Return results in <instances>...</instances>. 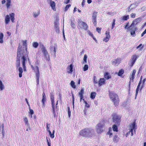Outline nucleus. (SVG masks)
<instances>
[{
	"instance_id": "nucleus-62",
	"label": "nucleus",
	"mask_w": 146,
	"mask_h": 146,
	"mask_svg": "<svg viewBox=\"0 0 146 146\" xmlns=\"http://www.w3.org/2000/svg\"><path fill=\"white\" fill-rule=\"evenodd\" d=\"M135 15H136L135 14L132 13L131 15V18H135Z\"/></svg>"
},
{
	"instance_id": "nucleus-46",
	"label": "nucleus",
	"mask_w": 146,
	"mask_h": 146,
	"mask_svg": "<svg viewBox=\"0 0 146 146\" xmlns=\"http://www.w3.org/2000/svg\"><path fill=\"white\" fill-rule=\"evenodd\" d=\"M40 75H38V74H37V76H36V82L37 83V84H38L39 83V78Z\"/></svg>"
},
{
	"instance_id": "nucleus-29",
	"label": "nucleus",
	"mask_w": 146,
	"mask_h": 146,
	"mask_svg": "<svg viewBox=\"0 0 146 146\" xmlns=\"http://www.w3.org/2000/svg\"><path fill=\"white\" fill-rule=\"evenodd\" d=\"M10 17L8 15L6 16L5 19V23L7 24H8L10 21Z\"/></svg>"
},
{
	"instance_id": "nucleus-11",
	"label": "nucleus",
	"mask_w": 146,
	"mask_h": 146,
	"mask_svg": "<svg viewBox=\"0 0 146 146\" xmlns=\"http://www.w3.org/2000/svg\"><path fill=\"white\" fill-rule=\"evenodd\" d=\"M130 29L129 30L130 31L131 35L132 36H136L135 31L137 30V27H131V26L129 27Z\"/></svg>"
},
{
	"instance_id": "nucleus-48",
	"label": "nucleus",
	"mask_w": 146,
	"mask_h": 146,
	"mask_svg": "<svg viewBox=\"0 0 146 146\" xmlns=\"http://www.w3.org/2000/svg\"><path fill=\"white\" fill-rule=\"evenodd\" d=\"M139 88H138L137 87V88L136 90V93H135V99H136L137 97V94H138V91H139Z\"/></svg>"
},
{
	"instance_id": "nucleus-8",
	"label": "nucleus",
	"mask_w": 146,
	"mask_h": 146,
	"mask_svg": "<svg viewBox=\"0 0 146 146\" xmlns=\"http://www.w3.org/2000/svg\"><path fill=\"white\" fill-rule=\"evenodd\" d=\"M141 20V18L139 17L133 21L132 23L130 26L131 27H137L136 25L139 23Z\"/></svg>"
},
{
	"instance_id": "nucleus-28",
	"label": "nucleus",
	"mask_w": 146,
	"mask_h": 146,
	"mask_svg": "<svg viewBox=\"0 0 146 146\" xmlns=\"http://www.w3.org/2000/svg\"><path fill=\"white\" fill-rule=\"evenodd\" d=\"M113 141L115 143H116L119 141V138L118 137L117 135H115L113 136Z\"/></svg>"
},
{
	"instance_id": "nucleus-13",
	"label": "nucleus",
	"mask_w": 146,
	"mask_h": 146,
	"mask_svg": "<svg viewBox=\"0 0 146 146\" xmlns=\"http://www.w3.org/2000/svg\"><path fill=\"white\" fill-rule=\"evenodd\" d=\"M73 65L72 64H71L70 66H68L66 68L67 72L69 74H72L73 72Z\"/></svg>"
},
{
	"instance_id": "nucleus-31",
	"label": "nucleus",
	"mask_w": 146,
	"mask_h": 146,
	"mask_svg": "<svg viewBox=\"0 0 146 146\" xmlns=\"http://www.w3.org/2000/svg\"><path fill=\"white\" fill-rule=\"evenodd\" d=\"M11 17V19L12 22H14V20L15 19L14 16L15 14L14 13H12L10 14Z\"/></svg>"
},
{
	"instance_id": "nucleus-51",
	"label": "nucleus",
	"mask_w": 146,
	"mask_h": 146,
	"mask_svg": "<svg viewBox=\"0 0 146 146\" xmlns=\"http://www.w3.org/2000/svg\"><path fill=\"white\" fill-rule=\"evenodd\" d=\"M48 132L49 133L50 137L52 138H54V135L52 134V133H51V131L50 130H48Z\"/></svg>"
},
{
	"instance_id": "nucleus-33",
	"label": "nucleus",
	"mask_w": 146,
	"mask_h": 146,
	"mask_svg": "<svg viewBox=\"0 0 146 146\" xmlns=\"http://www.w3.org/2000/svg\"><path fill=\"white\" fill-rule=\"evenodd\" d=\"M136 72V71L135 70H133V72L131 74V75L130 76V79H131L132 80H133V79H134V77L135 74Z\"/></svg>"
},
{
	"instance_id": "nucleus-2",
	"label": "nucleus",
	"mask_w": 146,
	"mask_h": 146,
	"mask_svg": "<svg viewBox=\"0 0 146 146\" xmlns=\"http://www.w3.org/2000/svg\"><path fill=\"white\" fill-rule=\"evenodd\" d=\"M27 40H23V47L21 46H20V45H19L18 48L17 49V51L19 49L20 50V52L22 54L23 56V57H28V54L27 53Z\"/></svg>"
},
{
	"instance_id": "nucleus-37",
	"label": "nucleus",
	"mask_w": 146,
	"mask_h": 146,
	"mask_svg": "<svg viewBox=\"0 0 146 146\" xmlns=\"http://www.w3.org/2000/svg\"><path fill=\"white\" fill-rule=\"evenodd\" d=\"M87 56L86 54H85L83 58L84 61L82 62V64H84L87 63Z\"/></svg>"
},
{
	"instance_id": "nucleus-24",
	"label": "nucleus",
	"mask_w": 146,
	"mask_h": 146,
	"mask_svg": "<svg viewBox=\"0 0 146 146\" xmlns=\"http://www.w3.org/2000/svg\"><path fill=\"white\" fill-rule=\"evenodd\" d=\"M50 94V100L51 102V104H54V96L52 92Z\"/></svg>"
},
{
	"instance_id": "nucleus-25",
	"label": "nucleus",
	"mask_w": 146,
	"mask_h": 146,
	"mask_svg": "<svg viewBox=\"0 0 146 146\" xmlns=\"http://www.w3.org/2000/svg\"><path fill=\"white\" fill-rule=\"evenodd\" d=\"M50 1V4L52 9L54 10L55 9V3L54 1H52L51 0H49Z\"/></svg>"
},
{
	"instance_id": "nucleus-7",
	"label": "nucleus",
	"mask_w": 146,
	"mask_h": 146,
	"mask_svg": "<svg viewBox=\"0 0 146 146\" xmlns=\"http://www.w3.org/2000/svg\"><path fill=\"white\" fill-rule=\"evenodd\" d=\"M104 126V124L101 123L97 124L96 127V130L97 133H100L103 132Z\"/></svg>"
},
{
	"instance_id": "nucleus-39",
	"label": "nucleus",
	"mask_w": 146,
	"mask_h": 146,
	"mask_svg": "<svg viewBox=\"0 0 146 146\" xmlns=\"http://www.w3.org/2000/svg\"><path fill=\"white\" fill-rule=\"evenodd\" d=\"M113 130V131H118V128L117 126L115 125H113L112 127Z\"/></svg>"
},
{
	"instance_id": "nucleus-15",
	"label": "nucleus",
	"mask_w": 146,
	"mask_h": 146,
	"mask_svg": "<svg viewBox=\"0 0 146 146\" xmlns=\"http://www.w3.org/2000/svg\"><path fill=\"white\" fill-rule=\"evenodd\" d=\"M84 92V89L82 88L81 89L80 91L78 93V95L80 98V101L81 102L82 100L83 99V94Z\"/></svg>"
},
{
	"instance_id": "nucleus-38",
	"label": "nucleus",
	"mask_w": 146,
	"mask_h": 146,
	"mask_svg": "<svg viewBox=\"0 0 146 146\" xmlns=\"http://www.w3.org/2000/svg\"><path fill=\"white\" fill-rule=\"evenodd\" d=\"M7 1L6 6L7 8L9 9L11 3V0H7Z\"/></svg>"
},
{
	"instance_id": "nucleus-4",
	"label": "nucleus",
	"mask_w": 146,
	"mask_h": 146,
	"mask_svg": "<svg viewBox=\"0 0 146 146\" xmlns=\"http://www.w3.org/2000/svg\"><path fill=\"white\" fill-rule=\"evenodd\" d=\"M113 122L116 124L119 125L121 121V117L117 114L113 113L112 114Z\"/></svg>"
},
{
	"instance_id": "nucleus-47",
	"label": "nucleus",
	"mask_w": 146,
	"mask_h": 146,
	"mask_svg": "<svg viewBox=\"0 0 146 146\" xmlns=\"http://www.w3.org/2000/svg\"><path fill=\"white\" fill-rule=\"evenodd\" d=\"M88 68V65L87 64H85L84 67L83 68V70L84 71H86L87 70Z\"/></svg>"
},
{
	"instance_id": "nucleus-55",
	"label": "nucleus",
	"mask_w": 146,
	"mask_h": 146,
	"mask_svg": "<svg viewBox=\"0 0 146 146\" xmlns=\"http://www.w3.org/2000/svg\"><path fill=\"white\" fill-rule=\"evenodd\" d=\"M71 5L70 4H68L67 5L66 7H65V11H66L68 9L69 7H70Z\"/></svg>"
},
{
	"instance_id": "nucleus-32",
	"label": "nucleus",
	"mask_w": 146,
	"mask_h": 146,
	"mask_svg": "<svg viewBox=\"0 0 146 146\" xmlns=\"http://www.w3.org/2000/svg\"><path fill=\"white\" fill-rule=\"evenodd\" d=\"M96 93L95 92H91L90 94V98L92 99H94L96 96Z\"/></svg>"
},
{
	"instance_id": "nucleus-20",
	"label": "nucleus",
	"mask_w": 146,
	"mask_h": 146,
	"mask_svg": "<svg viewBox=\"0 0 146 146\" xmlns=\"http://www.w3.org/2000/svg\"><path fill=\"white\" fill-rule=\"evenodd\" d=\"M24 121L25 122V125L29 128V130H31L30 125L28 123L27 118L26 117H25L24 118Z\"/></svg>"
},
{
	"instance_id": "nucleus-52",
	"label": "nucleus",
	"mask_w": 146,
	"mask_h": 146,
	"mask_svg": "<svg viewBox=\"0 0 146 146\" xmlns=\"http://www.w3.org/2000/svg\"><path fill=\"white\" fill-rule=\"evenodd\" d=\"M142 76H141L140 78V81H139V84H138V85L137 86V88H139L140 86V85L141 84V82H142L141 80H142Z\"/></svg>"
},
{
	"instance_id": "nucleus-14",
	"label": "nucleus",
	"mask_w": 146,
	"mask_h": 146,
	"mask_svg": "<svg viewBox=\"0 0 146 146\" xmlns=\"http://www.w3.org/2000/svg\"><path fill=\"white\" fill-rule=\"evenodd\" d=\"M50 53L52 55H53V56L54 58L56 56V48L55 47H52L50 48Z\"/></svg>"
},
{
	"instance_id": "nucleus-42",
	"label": "nucleus",
	"mask_w": 146,
	"mask_h": 146,
	"mask_svg": "<svg viewBox=\"0 0 146 146\" xmlns=\"http://www.w3.org/2000/svg\"><path fill=\"white\" fill-rule=\"evenodd\" d=\"M2 134L3 137L5 135V131H4V124L3 123L2 125Z\"/></svg>"
},
{
	"instance_id": "nucleus-16",
	"label": "nucleus",
	"mask_w": 146,
	"mask_h": 146,
	"mask_svg": "<svg viewBox=\"0 0 146 146\" xmlns=\"http://www.w3.org/2000/svg\"><path fill=\"white\" fill-rule=\"evenodd\" d=\"M137 5L136 3H134L132 4H131L130 6L126 9L127 10V12H130L133 8L136 7Z\"/></svg>"
},
{
	"instance_id": "nucleus-21",
	"label": "nucleus",
	"mask_w": 146,
	"mask_h": 146,
	"mask_svg": "<svg viewBox=\"0 0 146 146\" xmlns=\"http://www.w3.org/2000/svg\"><path fill=\"white\" fill-rule=\"evenodd\" d=\"M46 96L44 92H43L42 94V105L44 106H45V103L46 102Z\"/></svg>"
},
{
	"instance_id": "nucleus-12",
	"label": "nucleus",
	"mask_w": 146,
	"mask_h": 146,
	"mask_svg": "<svg viewBox=\"0 0 146 146\" xmlns=\"http://www.w3.org/2000/svg\"><path fill=\"white\" fill-rule=\"evenodd\" d=\"M29 61V59L28 57H22V63L23 66V68L24 70L25 71H26V67L25 66V61L27 60V59Z\"/></svg>"
},
{
	"instance_id": "nucleus-45",
	"label": "nucleus",
	"mask_w": 146,
	"mask_h": 146,
	"mask_svg": "<svg viewBox=\"0 0 146 146\" xmlns=\"http://www.w3.org/2000/svg\"><path fill=\"white\" fill-rule=\"evenodd\" d=\"M38 45V44L36 42H34L33 44V46L35 48H37Z\"/></svg>"
},
{
	"instance_id": "nucleus-57",
	"label": "nucleus",
	"mask_w": 146,
	"mask_h": 146,
	"mask_svg": "<svg viewBox=\"0 0 146 146\" xmlns=\"http://www.w3.org/2000/svg\"><path fill=\"white\" fill-rule=\"evenodd\" d=\"M34 113V111L33 110L30 109H29V113L31 115V117H32V115Z\"/></svg>"
},
{
	"instance_id": "nucleus-10",
	"label": "nucleus",
	"mask_w": 146,
	"mask_h": 146,
	"mask_svg": "<svg viewBox=\"0 0 146 146\" xmlns=\"http://www.w3.org/2000/svg\"><path fill=\"white\" fill-rule=\"evenodd\" d=\"M137 58L136 55H134L132 56L131 59L129 63L130 66L132 67L133 66L137 60Z\"/></svg>"
},
{
	"instance_id": "nucleus-36",
	"label": "nucleus",
	"mask_w": 146,
	"mask_h": 146,
	"mask_svg": "<svg viewBox=\"0 0 146 146\" xmlns=\"http://www.w3.org/2000/svg\"><path fill=\"white\" fill-rule=\"evenodd\" d=\"M129 18V15L126 16H124L121 17V19L124 21H126Z\"/></svg>"
},
{
	"instance_id": "nucleus-1",
	"label": "nucleus",
	"mask_w": 146,
	"mask_h": 146,
	"mask_svg": "<svg viewBox=\"0 0 146 146\" xmlns=\"http://www.w3.org/2000/svg\"><path fill=\"white\" fill-rule=\"evenodd\" d=\"M79 134L83 137L89 138L92 137L94 135V131L91 129L85 128L81 130Z\"/></svg>"
},
{
	"instance_id": "nucleus-41",
	"label": "nucleus",
	"mask_w": 146,
	"mask_h": 146,
	"mask_svg": "<svg viewBox=\"0 0 146 146\" xmlns=\"http://www.w3.org/2000/svg\"><path fill=\"white\" fill-rule=\"evenodd\" d=\"M4 89V86L1 80H0V89L2 90Z\"/></svg>"
},
{
	"instance_id": "nucleus-58",
	"label": "nucleus",
	"mask_w": 146,
	"mask_h": 146,
	"mask_svg": "<svg viewBox=\"0 0 146 146\" xmlns=\"http://www.w3.org/2000/svg\"><path fill=\"white\" fill-rule=\"evenodd\" d=\"M58 101H57L56 102V106H55V108H56V111H57V110H58Z\"/></svg>"
},
{
	"instance_id": "nucleus-61",
	"label": "nucleus",
	"mask_w": 146,
	"mask_h": 146,
	"mask_svg": "<svg viewBox=\"0 0 146 146\" xmlns=\"http://www.w3.org/2000/svg\"><path fill=\"white\" fill-rule=\"evenodd\" d=\"M96 76H94V81L93 82L95 84L97 83L98 82L97 80H96Z\"/></svg>"
},
{
	"instance_id": "nucleus-49",
	"label": "nucleus",
	"mask_w": 146,
	"mask_h": 146,
	"mask_svg": "<svg viewBox=\"0 0 146 146\" xmlns=\"http://www.w3.org/2000/svg\"><path fill=\"white\" fill-rule=\"evenodd\" d=\"M42 51L43 54V55L46 54L48 53V52L46 49V48L43 49V50H42Z\"/></svg>"
},
{
	"instance_id": "nucleus-18",
	"label": "nucleus",
	"mask_w": 146,
	"mask_h": 146,
	"mask_svg": "<svg viewBox=\"0 0 146 146\" xmlns=\"http://www.w3.org/2000/svg\"><path fill=\"white\" fill-rule=\"evenodd\" d=\"M121 61V60L120 58H117L116 59L113 60L112 61V64L113 65H116L117 64H119Z\"/></svg>"
},
{
	"instance_id": "nucleus-6",
	"label": "nucleus",
	"mask_w": 146,
	"mask_h": 146,
	"mask_svg": "<svg viewBox=\"0 0 146 146\" xmlns=\"http://www.w3.org/2000/svg\"><path fill=\"white\" fill-rule=\"evenodd\" d=\"M78 28L79 27L80 28L84 29L85 30H87L88 28V26L86 23L80 20H78Z\"/></svg>"
},
{
	"instance_id": "nucleus-44",
	"label": "nucleus",
	"mask_w": 146,
	"mask_h": 146,
	"mask_svg": "<svg viewBox=\"0 0 146 146\" xmlns=\"http://www.w3.org/2000/svg\"><path fill=\"white\" fill-rule=\"evenodd\" d=\"M70 84L71 86L73 88H75L76 87V86L75 85V83L73 81H72L70 82Z\"/></svg>"
},
{
	"instance_id": "nucleus-26",
	"label": "nucleus",
	"mask_w": 146,
	"mask_h": 146,
	"mask_svg": "<svg viewBox=\"0 0 146 146\" xmlns=\"http://www.w3.org/2000/svg\"><path fill=\"white\" fill-rule=\"evenodd\" d=\"M132 128L130 130V132H131V133L133 132V129H134V131H135V129H136V128H135V121L132 124Z\"/></svg>"
},
{
	"instance_id": "nucleus-23",
	"label": "nucleus",
	"mask_w": 146,
	"mask_h": 146,
	"mask_svg": "<svg viewBox=\"0 0 146 146\" xmlns=\"http://www.w3.org/2000/svg\"><path fill=\"white\" fill-rule=\"evenodd\" d=\"M33 70L36 73V76H37V74H38V75H40L39 68L38 66H36L35 67Z\"/></svg>"
},
{
	"instance_id": "nucleus-9",
	"label": "nucleus",
	"mask_w": 146,
	"mask_h": 146,
	"mask_svg": "<svg viewBox=\"0 0 146 146\" xmlns=\"http://www.w3.org/2000/svg\"><path fill=\"white\" fill-rule=\"evenodd\" d=\"M59 23L58 20L56 19L54 22V29L56 32L57 33H59L60 30H59Z\"/></svg>"
},
{
	"instance_id": "nucleus-63",
	"label": "nucleus",
	"mask_w": 146,
	"mask_h": 146,
	"mask_svg": "<svg viewBox=\"0 0 146 146\" xmlns=\"http://www.w3.org/2000/svg\"><path fill=\"white\" fill-rule=\"evenodd\" d=\"M101 28L99 27H97L96 28V31L98 32V33H100L101 32Z\"/></svg>"
},
{
	"instance_id": "nucleus-19",
	"label": "nucleus",
	"mask_w": 146,
	"mask_h": 146,
	"mask_svg": "<svg viewBox=\"0 0 146 146\" xmlns=\"http://www.w3.org/2000/svg\"><path fill=\"white\" fill-rule=\"evenodd\" d=\"M52 104V112L54 116V117H55L56 115V110L55 109V104Z\"/></svg>"
},
{
	"instance_id": "nucleus-50",
	"label": "nucleus",
	"mask_w": 146,
	"mask_h": 146,
	"mask_svg": "<svg viewBox=\"0 0 146 146\" xmlns=\"http://www.w3.org/2000/svg\"><path fill=\"white\" fill-rule=\"evenodd\" d=\"M92 22L94 26H96L97 24L96 19H92Z\"/></svg>"
},
{
	"instance_id": "nucleus-17",
	"label": "nucleus",
	"mask_w": 146,
	"mask_h": 146,
	"mask_svg": "<svg viewBox=\"0 0 146 146\" xmlns=\"http://www.w3.org/2000/svg\"><path fill=\"white\" fill-rule=\"evenodd\" d=\"M106 36L105 38H104V40L105 42H107L109 40V39L110 37V35L109 32H108L107 31L106 32Z\"/></svg>"
},
{
	"instance_id": "nucleus-30",
	"label": "nucleus",
	"mask_w": 146,
	"mask_h": 146,
	"mask_svg": "<svg viewBox=\"0 0 146 146\" xmlns=\"http://www.w3.org/2000/svg\"><path fill=\"white\" fill-rule=\"evenodd\" d=\"M44 58L46 59V61H49L50 60V56L48 53H47L46 54H44L43 55Z\"/></svg>"
},
{
	"instance_id": "nucleus-22",
	"label": "nucleus",
	"mask_w": 146,
	"mask_h": 146,
	"mask_svg": "<svg viewBox=\"0 0 146 146\" xmlns=\"http://www.w3.org/2000/svg\"><path fill=\"white\" fill-rule=\"evenodd\" d=\"M106 80L104 78H101L100 79L99 82L98 84L100 86H101L105 83Z\"/></svg>"
},
{
	"instance_id": "nucleus-35",
	"label": "nucleus",
	"mask_w": 146,
	"mask_h": 146,
	"mask_svg": "<svg viewBox=\"0 0 146 146\" xmlns=\"http://www.w3.org/2000/svg\"><path fill=\"white\" fill-rule=\"evenodd\" d=\"M104 77L105 78L107 79H108L111 78L108 72L105 73L104 75Z\"/></svg>"
},
{
	"instance_id": "nucleus-27",
	"label": "nucleus",
	"mask_w": 146,
	"mask_h": 146,
	"mask_svg": "<svg viewBox=\"0 0 146 146\" xmlns=\"http://www.w3.org/2000/svg\"><path fill=\"white\" fill-rule=\"evenodd\" d=\"M19 76L20 78H21L22 77V74L23 72V70L22 68L21 67H19Z\"/></svg>"
},
{
	"instance_id": "nucleus-40",
	"label": "nucleus",
	"mask_w": 146,
	"mask_h": 146,
	"mask_svg": "<svg viewBox=\"0 0 146 146\" xmlns=\"http://www.w3.org/2000/svg\"><path fill=\"white\" fill-rule=\"evenodd\" d=\"M124 71L123 69L120 70L118 73V75L119 76H121L124 73Z\"/></svg>"
},
{
	"instance_id": "nucleus-64",
	"label": "nucleus",
	"mask_w": 146,
	"mask_h": 146,
	"mask_svg": "<svg viewBox=\"0 0 146 146\" xmlns=\"http://www.w3.org/2000/svg\"><path fill=\"white\" fill-rule=\"evenodd\" d=\"M146 33V29L143 32V33L141 34V36L142 37L143 36V35Z\"/></svg>"
},
{
	"instance_id": "nucleus-53",
	"label": "nucleus",
	"mask_w": 146,
	"mask_h": 146,
	"mask_svg": "<svg viewBox=\"0 0 146 146\" xmlns=\"http://www.w3.org/2000/svg\"><path fill=\"white\" fill-rule=\"evenodd\" d=\"M40 46L41 48V50H43V49H44L45 48L44 46L42 44L40 43Z\"/></svg>"
},
{
	"instance_id": "nucleus-5",
	"label": "nucleus",
	"mask_w": 146,
	"mask_h": 146,
	"mask_svg": "<svg viewBox=\"0 0 146 146\" xmlns=\"http://www.w3.org/2000/svg\"><path fill=\"white\" fill-rule=\"evenodd\" d=\"M20 50L19 49L18 51H17V60L16 61V67L17 68L18 67H20V58L21 57V59L22 60V58L23 57L22 54L21 52H20Z\"/></svg>"
},
{
	"instance_id": "nucleus-3",
	"label": "nucleus",
	"mask_w": 146,
	"mask_h": 146,
	"mask_svg": "<svg viewBox=\"0 0 146 146\" xmlns=\"http://www.w3.org/2000/svg\"><path fill=\"white\" fill-rule=\"evenodd\" d=\"M109 96L110 99L115 106L118 105L119 100L118 95L113 92H109Z\"/></svg>"
},
{
	"instance_id": "nucleus-60",
	"label": "nucleus",
	"mask_w": 146,
	"mask_h": 146,
	"mask_svg": "<svg viewBox=\"0 0 146 146\" xmlns=\"http://www.w3.org/2000/svg\"><path fill=\"white\" fill-rule=\"evenodd\" d=\"M68 115L69 117H70L71 115V111L70 108L68 107Z\"/></svg>"
},
{
	"instance_id": "nucleus-34",
	"label": "nucleus",
	"mask_w": 146,
	"mask_h": 146,
	"mask_svg": "<svg viewBox=\"0 0 146 146\" xmlns=\"http://www.w3.org/2000/svg\"><path fill=\"white\" fill-rule=\"evenodd\" d=\"M3 35L2 33H0V43H2L3 42Z\"/></svg>"
},
{
	"instance_id": "nucleus-54",
	"label": "nucleus",
	"mask_w": 146,
	"mask_h": 146,
	"mask_svg": "<svg viewBox=\"0 0 146 146\" xmlns=\"http://www.w3.org/2000/svg\"><path fill=\"white\" fill-rule=\"evenodd\" d=\"M115 25V19H113V23L112 24V25L111 26V29H113V28L114 27V26Z\"/></svg>"
},
{
	"instance_id": "nucleus-59",
	"label": "nucleus",
	"mask_w": 146,
	"mask_h": 146,
	"mask_svg": "<svg viewBox=\"0 0 146 146\" xmlns=\"http://www.w3.org/2000/svg\"><path fill=\"white\" fill-rule=\"evenodd\" d=\"M71 27L73 28H74L75 27V25L74 23L72 21H71V24H70Z\"/></svg>"
},
{
	"instance_id": "nucleus-56",
	"label": "nucleus",
	"mask_w": 146,
	"mask_h": 146,
	"mask_svg": "<svg viewBox=\"0 0 146 146\" xmlns=\"http://www.w3.org/2000/svg\"><path fill=\"white\" fill-rule=\"evenodd\" d=\"M40 13L38 12L37 13H34L33 14V16L35 18H36L39 14Z\"/></svg>"
},
{
	"instance_id": "nucleus-43",
	"label": "nucleus",
	"mask_w": 146,
	"mask_h": 146,
	"mask_svg": "<svg viewBox=\"0 0 146 146\" xmlns=\"http://www.w3.org/2000/svg\"><path fill=\"white\" fill-rule=\"evenodd\" d=\"M98 12L96 11H94V13H93L92 15V19L96 18L97 17V14Z\"/></svg>"
}]
</instances>
